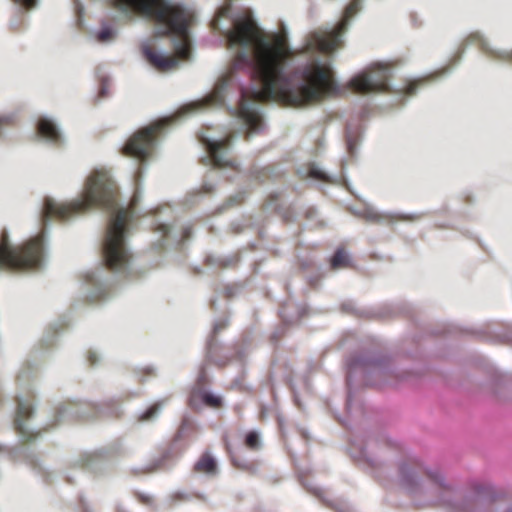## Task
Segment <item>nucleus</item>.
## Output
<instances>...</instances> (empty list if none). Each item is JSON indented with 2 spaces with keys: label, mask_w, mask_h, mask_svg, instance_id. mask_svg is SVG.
Segmentation results:
<instances>
[{
  "label": "nucleus",
  "mask_w": 512,
  "mask_h": 512,
  "mask_svg": "<svg viewBox=\"0 0 512 512\" xmlns=\"http://www.w3.org/2000/svg\"><path fill=\"white\" fill-rule=\"evenodd\" d=\"M229 46L253 48V75L261 84L251 91L242 90L239 117L250 133L262 130L263 121L255 103L270 101L301 107L319 103L327 97L342 95L329 63L313 61L302 68L287 71L288 61L295 57L285 35H265L250 15L237 18L227 33Z\"/></svg>",
  "instance_id": "nucleus-1"
},
{
  "label": "nucleus",
  "mask_w": 512,
  "mask_h": 512,
  "mask_svg": "<svg viewBox=\"0 0 512 512\" xmlns=\"http://www.w3.org/2000/svg\"><path fill=\"white\" fill-rule=\"evenodd\" d=\"M112 6L121 12L141 14L162 24L164 28L158 32L160 36L175 34L183 40L176 56L158 52L152 43L143 44V55L155 69L166 72L177 67L179 58H189L187 38L193 15L182 6L170 4L167 0H112Z\"/></svg>",
  "instance_id": "nucleus-2"
},
{
  "label": "nucleus",
  "mask_w": 512,
  "mask_h": 512,
  "mask_svg": "<svg viewBox=\"0 0 512 512\" xmlns=\"http://www.w3.org/2000/svg\"><path fill=\"white\" fill-rule=\"evenodd\" d=\"M117 185L104 170H95L87 178L80 199L69 203H58L47 198L44 202L42 218L50 220H67L72 216L83 214L95 207L112 208L116 203Z\"/></svg>",
  "instance_id": "nucleus-3"
},
{
  "label": "nucleus",
  "mask_w": 512,
  "mask_h": 512,
  "mask_svg": "<svg viewBox=\"0 0 512 512\" xmlns=\"http://www.w3.org/2000/svg\"><path fill=\"white\" fill-rule=\"evenodd\" d=\"M392 77L393 68L391 65L374 63L351 78L348 87L358 94L393 93L413 96L425 83L424 79L406 80L402 86L392 88L389 83Z\"/></svg>",
  "instance_id": "nucleus-4"
},
{
  "label": "nucleus",
  "mask_w": 512,
  "mask_h": 512,
  "mask_svg": "<svg viewBox=\"0 0 512 512\" xmlns=\"http://www.w3.org/2000/svg\"><path fill=\"white\" fill-rule=\"evenodd\" d=\"M44 256L43 237L35 236L21 245L12 246L8 242L7 233L0 239V270L21 272L37 269L41 266Z\"/></svg>",
  "instance_id": "nucleus-5"
},
{
  "label": "nucleus",
  "mask_w": 512,
  "mask_h": 512,
  "mask_svg": "<svg viewBox=\"0 0 512 512\" xmlns=\"http://www.w3.org/2000/svg\"><path fill=\"white\" fill-rule=\"evenodd\" d=\"M127 221V210L118 209L109 222L103 242L104 263L109 270L114 272L125 271L131 259V254L125 244Z\"/></svg>",
  "instance_id": "nucleus-6"
},
{
  "label": "nucleus",
  "mask_w": 512,
  "mask_h": 512,
  "mask_svg": "<svg viewBox=\"0 0 512 512\" xmlns=\"http://www.w3.org/2000/svg\"><path fill=\"white\" fill-rule=\"evenodd\" d=\"M399 484L409 494H414L418 486L435 497L431 502L441 504L444 497L450 494V489L444 484V479L439 472H427L415 461H408L399 467Z\"/></svg>",
  "instance_id": "nucleus-7"
},
{
  "label": "nucleus",
  "mask_w": 512,
  "mask_h": 512,
  "mask_svg": "<svg viewBox=\"0 0 512 512\" xmlns=\"http://www.w3.org/2000/svg\"><path fill=\"white\" fill-rule=\"evenodd\" d=\"M360 10V0H352L345 8L343 17L332 31L317 30L310 33L303 47V53L319 51L330 53L342 45L341 36L348 28L350 19Z\"/></svg>",
  "instance_id": "nucleus-8"
},
{
  "label": "nucleus",
  "mask_w": 512,
  "mask_h": 512,
  "mask_svg": "<svg viewBox=\"0 0 512 512\" xmlns=\"http://www.w3.org/2000/svg\"><path fill=\"white\" fill-rule=\"evenodd\" d=\"M169 122L160 120L136 131L126 141L122 154L145 162L153 154L156 139Z\"/></svg>",
  "instance_id": "nucleus-9"
},
{
  "label": "nucleus",
  "mask_w": 512,
  "mask_h": 512,
  "mask_svg": "<svg viewBox=\"0 0 512 512\" xmlns=\"http://www.w3.org/2000/svg\"><path fill=\"white\" fill-rule=\"evenodd\" d=\"M231 142L232 135H228L221 140L205 142L209 156L214 166L219 168L234 167V161L227 157Z\"/></svg>",
  "instance_id": "nucleus-10"
},
{
  "label": "nucleus",
  "mask_w": 512,
  "mask_h": 512,
  "mask_svg": "<svg viewBox=\"0 0 512 512\" xmlns=\"http://www.w3.org/2000/svg\"><path fill=\"white\" fill-rule=\"evenodd\" d=\"M466 44L477 45L478 48L490 59L495 61L507 62L512 64V49L511 50H494L490 48L482 35L478 32L471 33L465 40Z\"/></svg>",
  "instance_id": "nucleus-11"
},
{
  "label": "nucleus",
  "mask_w": 512,
  "mask_h": 512,
  "mask_svg": "<svg viewBox=\"0 0 512 512\" xmlns=\"http://www.w3.org/2000/svg\"><path fill=\"white\" fill-rule=\"evenodd\" d=\"M249 63H250V58H249L248 52L246 50H240L236 53V55L233 59L231 71L224 74L218 80V82L215 86L213 97L217 101H220L223 99V92L226 89V87L229 85V83L232 79L233 70L241 68L243 66H247V65H249Z\"/></svg>",
  "instance_id": "nucleus-12"
},
{
  "label": "nucleus",
  "mask_w": 512,
  "mask_h": 512,
  "mask_svg": "<svg viewBox=\"0 0 512 512\" xmlns=\"http://www.w3.org/2000/svg\"><path fill=\"white\" fill-rule=\"evenodd\" d=\"M33 413V407L28 402H18L16 418L14 420L15 430L23 437L26 438V441L31 440L33 437L29 435L28 430L25 426V421L28 420Z\"/></svg>",
  "instance_id": "nucleus-13"
},
{
  "label": "nucleus",
  "mask_w": 512,
  "mask_h": 512,
  "mask_svg": "<svg viewBox=\"0 0 512 512\" xmlns=\"http://www.w3.org/2000/svg\"><path fill=\"white\" fill-rule=\"evenodd\" d=\"M38 133L52 142H58L60 139L59 131L56 125L49 119L42 118L38 122Z\"/></svg>",
  "instance_id": "nucleus-14"
},
{
  "label": "nucleus",
  "mask_w": 512,
  "mask_h": 512,
  "mask_svg": "<svg viewBox=\"0 0 512 512\" xmlns=\"http://www.w3.org/2000/svg\"><path fill=\"white\" fill-rule=\"evenodd\" d=\"M216 462L214 458L208 453L203 454L195 464V471L207 474H214L216 472Z\"/></svg>",
  "instance_id": "nucleus-15"
},
{
  "label": "nucleus",
  "mask_w": 512,
  "mask_h": 512,
  "mask_svg": "<svg viewBox=\"0 0 512 512\" xmlns=\"http://www.w3.org/2000/svg\"><path fill=\"white\" fill-rule=\"evenodd\" d=\"M201 396L203 403L211 408L218 409L222 406V399L219 396L207 393V392H194L191 396V402L195 400L197 396Z\"/></svg>",
  "instance_id": "nucleus-16"
},
{
  "label": "nucleus",
  "mask_w": 512,
  "mask_h": 512,
  "mask_svg": "<svg viewBox=\"0 0 512 512\" xmlns=\"http://www.w3.org/2000/svg\"><path fill=\"white\" fill-rule=\"evenodd\" d=\"M330 265L334 270L346 268L349 266V258L344 249L340 248L336 250L331 259Z\"/></svg>",
  "instance_id": "nucleus-17"
},
{
  "label": "nucleus",
  "mask_w": 512,
  "mask_h": 512,
  "mask_svg": "<svg viewBox=\"0 0 512 512\" xmlns=\"http://www.w3.org/2000/svg\"><path fill=\"white\" fill-rule=\"evenodd\" d=\"M165 402L166 400H161L151 405L143 414H141L139 421H151L155 419L160 413Z\"/></svg>",
  "instance_id": "nucleus-18"
},
{
  "label": "nucleus",
  "mask_w": 512,
  "mask_h": 512,
  "mask_svg": "<svg viewBox=\"0 0 512 512\" xmlns=\"http://www.w3.org/2000/svg\"><path fill=\"white\" fill-rule=\"evenodd\" d=\"M245 445L251 450H258L260 448V438L257 432L250 431L245 438Z\"/></svg>",
  "instance_id": "nucleus-19"
},
{
  "label": "nucleus",
  "mask_w": 512,
  "mask_h": 512,
  "mask_svg": "<svg viewBox=\"0 0 512 512\" xmlns=\"http://www.w3.org/2000/svg\"><path fill=\"white\" fill-rule=\"evenodd\" d=\"M229 326L228 319H221L214 324L213 333L216 335Z\"/></svg>",
  "instance_id": "nucleus-20"
},
{
  "label": "nucleus",
  "mask_w": 512,
  "mask_h": 512,
  "mask_svg": "<svg viewBox=\"0 0 512 512\" xmlns=\"http://www.w3.org/2000/svg\"><path fill=\"white\" fill-rule=\"evenodd\" d=\"M134 496L142 504L150 505L152 503V497L144 493L135 492Z\"/></svg>",
  "instance_id": "nucleus-21"
},
{
  "label": "nucleus",
  "mask_w": 512,
  "mask_h": 512,
  "mask_svg": "<svg viewBox=\"0 0 512 512\" xmlns=\"http://www.w3.org/2000/svg\"><path fill=\"white\" fill-rule=\"evenodd\" d=\"M113 37V32L109 28L102 29L98 34V40L101 42L110 40Z\"/></svg>",
  "instance_id": "nucleus-22"
},
{
  "label": "nucleus",
  "mask_w": 512,
  "mask_h": 512,
  "mask_svg": "<svg viewBox=\"0 0 512 512\" xmlns=\"http://www.w3.org/2000/svg\"><path fill=\"white\" fill-rule=\"evenodd\" d=\"M14 3L23 6L26 9L34 8L37 4V0H12Z\"/></svg>",
  "instance_id": "nucleus-23"
},
{
  "label": "nucleus",
  "mask_w": 512,
  "mask_h": 512,
  "mask_svg": "<svg viewBox=\"0 0 512 512\" xmlns=\"http://www.w3.org/2000/svg\"><path fill=\"white\" fill-rule=\"evenodd\" d=\"M309 174L316 178V179H319V180H326V175L324 172H322L321 170L317 169V168H311L310 171H309Z\"/></svg>",
  "instance_id": "nucleus-24"
},
{
  "label": "nucleus",
  "mask_w": 512,
  "mask_h": 512,
  "mask_svg": "<svg viewBox=\"0 0 512 512\" xmlns=\"http://www.w3.org/2000/svg\"><path fill=\"white\" fill-rule=\"evenodd\" d=\"M11 123H12L11 117H7V116L0 117V132L2 131V129L4 127L10 125Z\"/></svg>",
  "instance_id": "nucleus-25"
},
{
  "label": "nucleus",
  "mask_w": 512,
  "mask_h": 512,
  "mask_svg": "<svg viewBox=\"0 0 512 512\" xmlns=\"http://www.w3.org/2000/svg\"><path fill=\"white\" fill-rule=\"evenodd\" d=\"M333 508L337 511V512H353V510L348 507V506H333Z\"/></svg>",
  "instance_id": "nucleus-26"
},
{
  "label": "nucleus",
  "mask_w": 512,
  "mask_h": 512,
  "mask_svg": "<svg viewBox=\"0 0 512 512\" xmlns=\"http://www.w3.org/2000/svg\"><path fill=\"white\" fill-rule=\"evenodd\" d=\"M321 492L320 490H316L314 491V494L317 496V497H321Z\"/></svg>",
  "instance_id": "nucleus-27"
},
{
  "label": "nucleus",
  "mask_w": 512,
  "mask_h": 512,
  "mask_svg": "<svg viewBox=\"0 0 512 512\" xmlns=\"http://www.w3.org/2000/svg\"><path fill=\"white\" fill-rule=\"evenodd\" d=\"M163 230H164V234H166L168 232V229L166 226H163Z\"/></svg>",
  "instance_id": "nucleus-28"
},
{
  "label": "nucleus",
  "mask_w": 512,
  "mask_h": 512,
  "mask_svg": "<svg viewBox=\"0 0 512 512\" xmlns=\"http://www.w3.org/2000/svg\"><path fill=\"white\" fill-rule=\"evenodd\" d=\"M89 360H90V362H91L92 364L95 362V360H94V359H92V357H91V356L89 357Z\"/></svg>",
  "instance_id": "nucleus-29"
},
{
  "label": "nucleus",
  "mask_w": 512,
  "mask_h": 512,
  "mask_svg": "<svg viewBox=\"0 0 512 512\" xmlns=\"http://www.w3.org/2000/svg\"><path fill=\"white\" fill-rule=\"evenodd\" d=\"M507 512H512V510H509V511H507Z\"/></svg>",
  "instance_id": "nucleus-30"
}]
</instances>
